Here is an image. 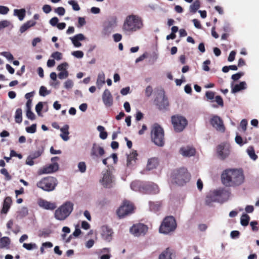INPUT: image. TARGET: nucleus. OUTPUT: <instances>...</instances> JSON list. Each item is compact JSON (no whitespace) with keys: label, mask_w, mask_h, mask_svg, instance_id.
<instances>
[{"label":"nucleus","mask_w":259,"mask_h":259,"mask_svg":"<svg viewBox=\"0 0 259 259\" xmlns=\"http://www.w3.org/2000/svg\"><path fill=\"white\" fill-rule=\"evenodd\" d=\"M223 184L226 187H236L242 184L245 180L241 168H232L224 170L221 175Z\"/></svg>","instance_id":"1"},{"label":"nucleus","mask_w":259,"mask_h":259,"mask_svg":"<svg viewBox=\"0 0 259 259\" xmlns=\"http://www.w3.org/2000/svg\"><path fill=\"white\" fill-rule=\"evenodd\" d=\"M144 26L143 20L140 16L131 14L124 20L122 30L124 34L130 35L142 30Z\"/></svg>","instance_id":"2"},{"label":"nucleus","mask_w":259,"mask_h":259,"mask_svg":"<svg viewBox=\"0 0 259 259\" xmlns=\"http://www.w3.org/2000/svg\"><path fill=\"white\" fill-rule=\"evenodd\" d=\"M191 174L187 169L182 167L174 169L168 179L169 183L178 186H184L191 179Z\"/></svg>","instance_id":"3"},{"label":"nucleus","mask_w":259,"mask_h":259,"mask_svg":"<svg viewBox=\"0 0 259 259\" xmlns=\"http://www.w3.org/2000/svg\"><path fill=\"white\" fill-rule=\"evenodd\" d=\"M73 203L71 201L65 202L56 209L54 213L55 218L59 221L65 220L73 211Z\"/></svg>","instance_id":"4"},{"label":"nucleus","mask_w":259,"mask_h":259,"mask_svg":"<svg viewBox=\"0 0 259 259\" xmlns=\"http://www.w3.org/2000/svg\"><path fill=\"white\" fill-rule=\"evenodd\" d=\"M57 185V180L55 178L51 176L45 177L36 183L38 188L47 192L55 190Z\"/></svg>","instance_id":"5"},{"label":"nucleus","mask_w":259,"mask_h":259,"mask_svg":"<svg viewBox=\"0 0 259 259\" xmlns=\"http://www.w3.org/2000/svg\"><path fill=\"white\" fill-rule=\"evenodd\" d=\"M152 142L159 147H163L164 145V131L158 124H154L151 132Z\"/></svg>","instance_id":"6"},{"label":"nucleus","mask_w":259,"mask_h":259,"mask_svg":"<svg viewBox=\"0 0 259 259\" xmlns=\"http://www.w3.org/2000/svg\"><path fill=\"white\" fill-rule=\"evenodd\" d=\"M177 227V223L175 218L172 216L165 218L160 227L159 232L164 234H168L174 231Z\"/></svg>","instance_id":"7"},{"label":"nucleus","mask_w":259,"mask_h":259,"mask_svg":"<svg viewBox=\"0 0 259 259\" xmlns=\"http://www.w3.org/2000/svg\"><path fill=\"white\" fill-rule=\"evenodd\" d=\"M118 24L117 18L115 16L109 17L104 22L103 26L102 34L108 36L114 31Z\"/></svg>","instance_id":"8"},{"label":"nucleus","mask_w":259,"mask_h":259,"mask_svg":"<svg viewBox=\"0 0 259 259\" xmlns=\"http://www.w3.org/2000/svg\"><path fill=\"white\" fill-rule=\"evenodd\" d=\"M107 167L108 168L102 171V178L100 180V183L104 187L110 188L113 186L114 182L113 169L108 166Z\"/></svg>","instance_id":"9"},{"label":"nucleus","mask_w":259,"mask_h":259,"mask_svg":"<svg viewBox=\"0 0 259 259\" xmlns=\"http://www.w3.org/2000/svg\"><path fill=\"white\" fill-rule=\"evenodd\" d=\"M171 122L174 130L177 132L183 131L187 125V119L181 116H173L171 117Z\"/></svg>","instance_id":"10"},{"label":"nucleus","mask_w":259,"mask_h":259,"mask_svg":"<svg viewBox=\"0 0 259 259\" xmlns=\"http://www.w3.org/2000/svg\"><path fill=\"white\" fill-rule=\"evenodd\" d=\"M134 207L132 203L129 201H125L123 204L118 208L117 211V214L120 218H123L125 216L132 213Z\"/></svg>","instance_id":"11"},{"label":"nucleus","mask_w":259,"mask_h":259,"mask_svg":"<svg viewBox=\"0 0 259 259\" xmlns=\"http://www.w3.org/2000/svg\"><path fill=\"white\" fill-rule=\"evenodd\" d=\"M217 151L218 155L220 159L224 160L230 154V145L228 143H223L217 147Z\"/></svg>","instance_id":"12"},{"label":"nucleus","mask_w":259,"mask_h":259,"mask_svg":"<svg viewBox=\"0 0 259 259\" xmlns=\"http://www.w3.org/2000/svg\"><path fill=\"white\" fill-rule=\"evenodd\" d=\"M148 231V227L143 224L134 225L130 228V232L135 236H144Z\"/></svg>","instance_id":"13"},{"label":"nucleus","mask_w":259,"mask_h":259,"mask_svg":"<svg viewBox=\"0 0 259 259\" xmlns=\"http://www.w3.org/2000/svg\"><path fill=\"white\" fill-rule=\"evenodd\" d=\"M159 192L157 185L152 182L144 183L142 193L149 194H156Z\"/></svg>","instance_id":"14"},{"label":"nucleus","mask_w":259,"mask_h":259,"mask_svg":"<svg viewBox=\"0 0 259 259\" xmlns=\"http://www.w3.org/2000/svg\"><path fill=\"white\" fill-rule=\"evenodd\" d=\"M59 168L58 163H50L40 168L38 170L39 175L48 174L56 171Z\"/></svg>","instance_id":"15"},{"label":"nucleus","mask_w":259,"mask_h":259,"mask_svg":"<svg viewBox=\"0 0 259 259\" xmlns=\"http://www.w3.org/2000/svg\"><path fill=\"white\" fill-rule=\"evenodd\" d=\"M211 125L218 131L224 132L225 128L222 119L218 115H213L210 120Z\"/></svg>","instance_id":"16"},{"label":"nucleus","mask_w":259,"mask_h":259,"mask_svg":"<svg viewBox=\"0 0 259 259\" xmlns=\"http://www.w3.org/2000/svg\"><path fill=\"white\" fill-rule=\"evenodd\" d=\"M105 153L104 149L99 145L94 144L91 151V155L94 160H98L103 156Z\"/></svg>","instance_id":"17"},{"label":"nucleus","mask_w":259,"mask_h":259,"mask_svg":"<svg viewBox=\"0 0 259 259\" xmlns=\"http://www.w3.org/2000/svg\"><path fill=\"white\" fill-rule=\"evenodd\" d=\"M100 234L102 239L107 242H110L112 239L113 230L107 226H103L101 228Z\"/></svg>","instance_id":"18"},{"label":"nucleus","mask_w":259,"mask_h":259,"mask_svg":"<svg viewBox=\"0 0 259 259\" xmlns=\"http://www.w3.org/2000/svg\"><path fill=\"white\" fill-rule=\"evenodd\" d=\"M155 102L160 110L165 109L169 105L168 99L163 94H159L155 99Z\"/></svg>","instance_id":"19"},{"label":"nucleus","mask_w":259,"mask_h":259,"mask_svg":"<svg viewBox=\"0 0 259 259\" xmlns=\"http://www.w3.org/2000/svg\"><path fill=\"white\" fill-rule=\"evenodd\" d=\"M219 202L223 203L227 201L230 196V192L229 190L224 188H220L215 190Z\"/></svg>","instance_id":"20"},{"label":"nucleus","mask_w":259,"mask_h":259,"mask_svg":"<svg viewBox=\"0 0 259 259\" xmlns=\"http://www.w3.org/2000/svg\"><path fill=\"white\" fill-rule=\"evenodd\" d=\"M102 100L107 107H111L113 105V97L108 89H105L102 94Z\"/></svg>","instance_id":"21"},{"label":"nucleus","mask_w":259,"mask_h":259,"mask_svg":"<svg viewBox=\"0 0 259 259\" xmlns=\"http://www.w3.org/2000/svg\"><path fill=\"white\" fill-rule=\"evenodd\" d=\"M38 206L45 209L53 210L56 208V204L54 202L48 201L42 198H40L37 201Z\"/></svg>","instance_id":"22"},{"label":"nucleus","mask_w":259,"mask_h":259,"mask_svg":"<svg viewBox=\"0 0 259 259\" xmlns=\"http://www.w3.org/2000/svg\"><path fill=\"white\" fill-rule=\"evenodd\" d=\"M69 39L71 40L72 44L75 48H79L81 46V44L80 41L85 40V37L83 34L79 33L73 36L70 37Z\"/></svg>","instance_id":"23"},{"label":"nucleus","mask_w":259,"mask_h":259,"mask_svg":"<svg viewBox=\"0 0 259 259\" xmlns=\"http://www.w3.org/2000/svg\"><path fill=\"white\" fill-rule=\"evenodd\" d=\"M218 202H219V200L217 197L215 191H210L207 195H206L205 199V203L207 205L210 206L212 205V203Z\"/></svg>","instance_id":"24"},{"label":"nucleus","mask_w":259,"mask_h":259,"mask_svg":"<svg viewBox=\"0 0 259 259\" xmlns=\"http://www.w3.org/2000/svg\"><path fill=\"white\" fill-rule=\"evenodd\" d=\"M180 153L184 156L190 157L195 153V149L190 146L182 147L180 150Z\"/></svg>","instance_id":"25"},{"label":"nucleus","mask_w":259,"mask_h":259,"mask_svg":"<svg viewBox=\"0 0 259 259\" xmlns=\"http://www.w3.org/2000/svg\"><path fill=\"white\" fill-rule=\"evenodd\" d=\"M231 92L233 94L236 93L242 90L246 89V83L245 81H241L239 84L233 85V82L231 83Z\"/></svg>","instance_id":"26"},{"label":"nucleus","mask_w":259,"mask_h":259,"mask_svg":"<svg viewBox=\"0 0 259 259\" xmlns=\"http://www.w3.org/2000/svg\"><path fill=\"white\" fill-rule=\"evenodd\" d=\"M12 202V199H11V197H7L5 199L4 202H3V208L1 210L2 213H4V214L7 213V212H8V211L11 207Z\"/></svg>","instance_id":"27"},{"label":"nucleus","mask_w":259,"mask_h":259,"mask_svg":"<svg viewBox=\"0 0 259 259\" xmlns=\"http://www.w3.org/2000/svg\"><path fill=\"white\" fill-rule=\"evenodd\" d=\"M69 125L65 124L60 128L61 134L60 136L64 141H67L69 139V137L68 136L69 134Z\"/></svg>","instance_id":"28"},{"label":"nucleus","mask_w":259,"mask_h":259,"mask_svg":"<svg viewBox=\"0 0 259 259\" xmlns=\"http://www.w3.org/2000/svg\"><path fill=\"white\" fill-rule=\"evenodd\" d=\"M144 183L140 181H134L131 184V189L135 191H139L142 193L143 185Z\"/></svg>","instance_id":"29"},{"label":"nucleus","mask_w":259,"mask_h":259,"mask_svg":"<svg viewBox=\"0 0 259 259\" xmlns=\"http://www.w3.org/2000/svg\"><path fill=\"white\" fill-rule=\"evenodd\" d=\"M105 83V76L103 72L99 73L96 81V84L99 89H100Z\"/></svg>","instance_id":"30"},{"label":"nucleus","mask_w":259,"mask_h":259,"mask_svg":"<svg viewBox=\"0 0 259 259\" xmlns=\"http://www.w3.org/2000/svg\"><path fill=\"white\" fill-rule=\"evenodd\" d=\"M36 24V22L33 20H29L23 24L20 28V31L21 33L26 31L27 29Z\"/></svg>","instance_id":"31"},{"label":"nucleus","mask_w":259,"mask_h":259,"mask_svg":"<svg viewBox=\"0 0 259 259\" xmlns=\"http://www.w3.org/2000/svg\"><path fill=\"white\" fill-rule=\"evenodd\" d=\"M11 240L8 237H3L0 238V248H9Z\"/></svg>","instance_id":"32"},{"label":"nucleus","mask_w":259,"mask_h":259,"mask_svg":"<svg viewBox=\"0 0 259 259\" xmlns=\"http://www.w3.org/2000/svg\"><path fill=\"white\" fill-rule=\"evenodd\" d=\"M26 11L24 9H15L14 15L18 17L20 21H22L25 16Z\"/></svg>","instance_id":"33"},{"label":"nucleus","mask_w":259,"mask_h":259,"mask_svg":"<svg viewBox=\"0 0 259 259\" xmlns=\"http://www.w3.org/2000/svg\"><path fill=\"white\" fill-rule=\"evenodd\" d=\"M171 255V250L166 248L159 255L158 259H172Z\"/></svg>","instance_id":"34"},{"label":"nucleus","mask_w":259,"mask_h":259,"mask_svg":"<svg viewBox=\"0 0 259 259\" xmlns=\"http://www.w3.org/2000/svg\"><path fill=\"white\" fill-rule=\"evenodd\" d=\"M41 154L42 151L40 150H37L31 153L27 157V162H33V160L39 157L41 155Z\"/></svg>","instance_id":"35"},{"label":"nucleus","mask_w":259,"mask_h":259,"mask_svg":"<svg viewBox=\"0 0 259 259\" xmlns=\"http://www.w3.org/2000/svg\"><path fill=\"white\" fill-rule=\"evenodd\" d=\"M15 120L16 123H20L22 121V111L20 108H18L15 115Z\"/></svg>","instance_id":"36"},{"label":"nucleus","mask_w":259,"mask_h":259,"mask_svg":"<svg viewBox=\"0 0 259 259\" xmlns=\"http://www.w3.org/2000/svg\"><path fill=\"white\" fill-rule=\"evenodd\" d=\"M250 217L246 213H243L240 218V223L243 226H246L248 225Z\"/></svg>","instance_id":"37"},{"label":"nucleus","mask_w":259,"mask_h":259,"mask_svg":"<svg viewBox=\"0 0 259 259\" xmlns=\"http://www.w3.org/2000/svg\"><path fill=\"white\" fill-rule=\"evenodd\" d=\"M200 4L198 0H196L190 7L191 12L195 13L200 8Z\"/></svg>","instance_id":"38"},{"label":"nucleus","mask_w":259,"mask_h":259,"mask_svg":"<svg viewBox=\"0 0 259 259\" xmlns=\"http://www.w3.org/2000/svg\"><path fill=\"white\" fill-rule=\"evenodd\" d=\"M138 153L136 151H132L127 156V162H132V161H136L139 160L138 158Z\"/></svg>","instance_id":"39"},{"label":"nucleus","mask_w":259,"mask_h":259,"mask_svg":"<svg viewBox=\"0 0 259 259\" xmlns=\"http://www.w3.org/2000/svg\"><path fill=\"white\" fill-rule=\"evenodd\" d=\"M161 205L160 202H149V208L152 211H157L158 210Z\"/></svg>","instance_id":"40"},{"label":"nucleus","mask_w":259,"mask_h":259,"mask_svg":"<svg viewBox=\"0 0 259 259\" xmlns=\"http://www.w3.org/2000/svg\"><path fill=\"white\" fill-rule=\"evenodd\" d=\"M247 152L252 160H256V159L257 158V156L256 155V154L254 152V149L252 147H249L247 149Z\"/></svg>","instance_id":"41"},{"label":"nucleus","mask_w":259,"mask_h":259,"mask_svg":"<svg viewBox=\"0 0 259 259\" xmlns=\"http://www.w3.org/2000/svg\"><path fill=\"white\" fill-rule=\"evenodd\" d=\"M64 88L67 90H71L74 85V83L73 81L71 79H68L64 82Z\"/></svg>","instance_id":"42"},{"label":"nucleus","mask_w":259,"mask_h":259,"mask_svg":"<svg viewBox=\"0 0 259 259\" xmlns=\"http://www.w3.org/2000/svg\"><path fill=\"white\" fill-rule=\"evenodd\" d=\"M69 5L72 6V9L74 11H78L80 10V7L78 3L74 0H70L68 2Z\"/></svg>","instance_id":"43"},{"label":"nucleus","mask_w":259,"mask_h":259,"mask_svg":"<svg viewBox=\"0 0 259 259\" xmlns=\"http://www.w3.org/2000/svg\"><path fill=\"white\" fill-rule=\"evenodd\" d=\"M50 93L51 91L47 90V88L45 87H40L39 91V94L40 96L45 97L46 96L50 94Z\"/></svg>","instance_id":"44"},{"label":"nucleus","mask_w":259,"mask_h":259,"mask_svg":"<svg viewBox=\"0 0 259 259\" xmlns=\"http://www.w3.org/2000/svg\"><path fill=\"white\" fill-rule=\"evenodd\" d=\"M68 66V64L66 62H64L59 65L57 67V69L60 72L67 71V68Z\"/></svg>","instance_id":"45"},{"label":"nucleus","mask_w":259,"mask_h":259,"mask_svg":"<svg viewBox=\"0 0 259 259\" xmlns=\"http://www.w3.org/2000/svg\"><path fill=\"white\" fill-rule=\"evenodd\" d=\"M23 247L27 250H30L32 249L36 248L37 245L35 243H23Z\"/></svg>","instance_id":"46"},{"label":"nucleus","mask_w":259,"mask_h":259,"mask_svg":"<svg viewBox=\"0 0 259 259\" xmlns=\"http://www.w3.org/2000/svg\"><path fill=\"white\" fill-rule=\"evenodd\" d=\"M71 55L76 58L81 59L83 57L84 54L81 51H75L71 52Z\"/></svg>","instance_id":"47"},{"label":"nucleus","mask_w":259,"mask_h":259,"mask_svg":"<svg viewBox=\"0 0 259 259\" xmlns=\"http://www.w3.org/2000/svg\"><path fill=\"white\" fill-rule=\"evenodd\" d=\"M54 12L59 16H62L65 13V10L63 7H60L55 9Z\"/></svg>","instance_id":"48"},{"label":"nucleus","mask_w":259,"mask_h":259,"mask_svg":"<svg viewBox=\"0 0 259 259\" xmlns=\"http://www.w3.org/2000/svg\"><path fill=\"white\" fill-rule=\"evenodd\" d=\"M1 55L6 58L9 61H12L14 59L13 56L9 52H3Z\"/></svg>","instance_id":"49"},{"label":"nucleus","mask_w":259,"mask_h":259,"mask_svg":"<svg viewBox=\"0 0 259 259\" xmlns=\"http://www.w3.org/2000/svg\"><path fill=\"white\" fill-rule=\"evenodd\" d=\"M36 124H33L30 126L26 127V131L28 133L33 134L36 132Z\"/></svg>","instance_id":"50"},{"label":"nucleus","mask_w":259,"mask_h":259,"mask_svg":"<svg viewBox=\"0 0 259 259\" xmlns=\"http://www.w3.org/2000/svg\"><path fill=\"white\" fill-rule=\"evenodd\" d=\"M11 24V22L8 20H6L0 21V30L9 26Z\"/></svg>","instance_id":"51"},{"label":"nucleus","mask_w":259,"mask_h":259,"mask_svg":"<svg viewBox=\"0 0 259 259\" xmlns=\"http://www.w3.org/2000/svg\"><path fill=\"white\" fill-rule=\"evenodd\" d=\"M69 75V73L68 71H62L58 73V76L60 79H64L68 77Z\"/></svg>","instance_id":"52"},{"label":"nucleus","mask_w":259,"mask_h":259,"mask_svg":"<svg viewBox=\"0 0 259 259\" xmlns=\"http://www.w3.org/2000/svg\"><path fill=\"white\" fill-rule=\"evenodd\" d=\"M210 64V61L209 60H206L203 62L202 64V69L205 71H208L210 70V68L208 66V65Z\"/></svg>","instance_id":"53"},{"label":"nucleus","mask_w":259,"mask_h":259,"mask_svg":"<svg viewBox=\"0 0 259 259\" xmlns=\"http://www.w3.org/2000/svg\"><path fill=\"white\" fill-rule=\"evenodd\" d=\"M158 163H147L146 170H152L154 168H156Z\"/></svg>","instance_id":"54"},{"label":"nucleus","mask_w":259,"mask_h":259,"mask_svg":"<svg viewBox=\"0 0 259 259\" xmlns=\"http://www.w3.org/2000/svg\"><path fill=\"white\" fill-rule=\"evenodd\" d=\"M51 57L57 60H60L62 58V54L59 52H55L51 55Z\"/></svg>","instance_id":"55"},{"label":"nucleus","mask_w":259,"mask_h":259,"mask_svg":"<svg viewBox=\"0 0 259 259\" xmlns=\"http://www.w3.org/2000/svg\"><path fill=\"white\" fill-rule=\"evenodd\" d=\"M111 157L112 158L113 162H116L118 160L117 155L115 153H113L111 154L109 156L103 158L102 160V162H107V161Z\"/></svg>","instance_id":"56"},{"label":"nucleus","mask_w":259,"mask_h":259,"mask_svg":"<svg viewBox=\"0 0 259 259\" xmlns=\"http://www.w3.org/2000/svg\"><path fill=\"white\" fill-rule=\"evenodd\" d=\"M1 172L2 174L4 175L5 176V179L6 180H10L11 179V177L9 175V172H8L7 170L5 168H2L1 170Z\"/></svg>","instance_id":"57"},{"label":"nucleus","mask_w":259,"mask_h":259,"mask_svg":"<svg viewBox=\"0 0 259 259\" xmlns=\"http://www.w3.org/2000/svg\"><path fill=\"white\" fill-rule=\"evenodd\" d=\"M43 105L42 103L39 102L35 106V111L38 115H40L41 111L42 109Z\"/></svg>","instance_id":"58"},{"label":"nucleus","mask_w":259,"mask_h":259,"mask_svg":"<svg viewBox=\"0 0 259 259\" xmlns=\"http://www.w3.org/2000/svg\"><path fill=\"white\" fill-rule=\"evenodd\" d=\"M19 214L21 217H24L28 214V209L26 207H23L19 211Z\"/></svg>","instance_id":"59"},{"label":"nucleus","mask_w":259,"mask_h":259,"mask_svg":"<svg viewBox=\"0 0 259 259\" xmlns=\"http://www.w3.org/2000/svg\"><path fill=\"white\" fill-rule=\"evenodd\" d=\"M59 19L57 17H54L51 19L49 21V23L52 26H56L58 23Z\"/></svg>","instance_id":"60"},{"label":"nucleus","mask_w":259,"mask_h":259,"mask_svg":"<svg viewBox=\"0 0 259 259\" xmlns=\"http://www.w3.org/2000/svg\"><path fill=\"white\" fill-rule=\"evenodd\" d=\"M9 11V9L3 6H0V14L2 15H6Z\"/></svg>","instance_id":"61"},{"label":"nucleus","mask_w":259,"mask_h":259,"mask_svg":"<svg viewBox=\"0 0 259 259\" xmlns=\"http://www.w3.org/2000/svg\"><path fill=\"white\" fill-rule=\"evenodd\" d=\"M26 116L31 120L34 119L35 117L34 114L31 111V109L26 110Z\"/></svg>","instance_id":"62"},{"label":"nucleus","mask_w":259,"mask_h":259,"mask_svg":"<svg viewBox=\"0 0 259 259\" xmlns=\"http://www.w3.org/2000/svg\"><path fill=\"white\" fill-rule=\"evenodd\" d=\"M43 12L46 14H49L52 11V8L51 6L49 5H45L42 8Z\"/></svg>","instance_id":"63"},{"label":"nucleus","mask_w":259,"mask_h":259,"mask_svg":"<svg viewBox=\"0 0 259 259\" xmlns=\"http://www.w3.org/2000/svg\"><path fill=\"white\" fill-rule=\"evenodd\" d=\"M215 93L211 91H207L205 96L208 100H212L214 98Z\"/></svg>","instance_id":"64"}]
</instances>
